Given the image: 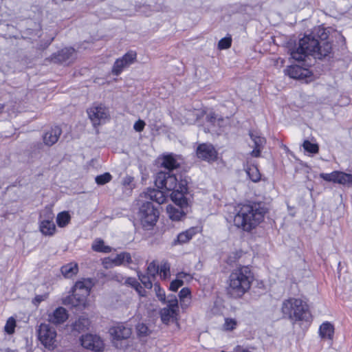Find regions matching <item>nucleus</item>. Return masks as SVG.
<instances>
[{"mask_svg": "<svg viewBox=\"0 0 352 352\" xmlns=\"http://www.w3.org/2000/svg\"><path fill=\"white\" fill-rule=\"evenodd\" d=\"M236 325V322L233 319H226L225 324H224V329L226 330H232L235 328Z\"/></svg>", "mask_w": 352, "mask_h": 352, "instance_id": "obj_47", "label": "nucleus"}, {"mask_svg": "<svg viewBox=\"0 0 352 352\" xmlns=\"http://www.w3.org/2000/svg\"><path fill=\"white\" fill-rule=\"evenodd\" d=\"M89 324L90 322L87 318L80 317L72 324V328L73 331L80 333L87 330Z\"/></svg>", "mask_w": 352, "mask_h": 352, "instance_id": "obj_26", "label": "nucleus"}, {"mask_svg": "<svg viewBox=\"0 0 352 352\" xmlns=\"http://www.w3.org/2000/svg\"><path fill=\"white\" fill-rule=\"evenodd\" d=\"M111 179V175L108 173H104L96 177V182L99 185H103L109 182Z\"/></svg>", "mask_w": 352, "mask_h": 352, "instance_id": "obj_46", "label": "nucleus"}, {"mask_svg": "<svg viewBox=\"0 0 352 352\" xmlns=\"http://www.w3.org/2000/svg\"><path fill=\"white\" fill-rule=\"evenodd\" d=\"M162 166L165 168L171 170L178 168L179 164L172 155H168L164 157Z\"/></svg>", "mask_w": 352, "mask_h": 352, "instance_id": "obj_31", "label": "nucleus"}, {"mask_svg": "<svg viewBox=\"0 0 352 352\" xmlns=\"http://www.w3.org/2000/svg\"><path fill=\"white\" fill-rule=\"evenodd\" d=\"M302 65H294L288 67L285 69V74L290 78L294 79H305L310 76L311 72L306 68L307 65H304V62H302Z\"/></svg>", "mask_w": 352, "mask_h": 352, "instance_id": "obj_16", "label": "nucleus"}, {"mask_svg": "<svg viewBox=\"0 0 352 352\" xmlns=\"http://www.w3.org/2000/svg\"><path fill=\"white\" fill-rule=\"evenodd\" d=\"M92 249L96 252L109 253L111 251V248L105 245L104 241L102 239H96L92 244Z\"/></svg>", "mask_w": 352, "mask_h": 352, "instance_id": "obj_33", "label": "nucleus"}, {"mask_svg": "<svg viewBox=\"0 0 352 352\" xmlns=\"http://www.w3.org/2000/svg\"><path fill=\"white\" fill-rule=\"evenodd\" d=\"M146 197L150 198L151 200L156 201L158 204H162L165 197L163 195V192L160 190H156L155 189L149 190L146 194Z\"/></svg>", "mask_w": 352, "mask_h": 352, "instance_id": "obj_32", "label": "nucleus"}, {"mask_svg": "<svg viewBox=\"0 0 352 352\" xmlns=\"http://www.w3.org/2000/svg\"><path fill=\"white\" fill-rule=\"evenodd\" d=\"M179 298H190V292L187 287L182 289L179 294Z\"/></svg>", "mask_w": 352, "mask_h": 352, "instance_id": "obj_49", "label": "nucleus"}, {"mask_svg": "<svg viewBox=\"0 0 352 352\" xmlns=\"http://www.w3.org/2000/svg\"><path fill=\"white\" fill-rule=\"evenodd\" d=\"M159 272L162 278H168L170 276V265L167 262L162 263Z\"/></svg>", "mask_w": 352, "mask_h": 352, "instance_id": "obj_41", "label": "nucleus"}, {"mask_svg": "<svg viewBox=\"0 0 352 352\" xmlns=\"http://www.w3.org/2000/svg\"><path fill=\"white\" fill-rule=\"evenodd\" d=\"M154 291L155 293L156 296L157 297L158 300L161 301L163 303L167 302V299L166 298V294L164 290L161 288L159 284L155 283L154 284Z\"/></svg>", "mask_w": 352, "mask_h": 352, "instance_id": "obj_38", "label": "nucleus"}, {"mask_svg": "<svg viewBox=\"0 0 352 352\" xmlns=\"http://www.w3.org/2000/svg\"><path fill=\"white\" fill-rule=\"evenodd\" d=\"M282 312L285 317L292 320H308L310 314L307 305L302 300L289 298L282 305Z\"/></svg>", "mask_w": 352, "mask_h": 352, "instance_id": "obj_4", "label": "nucleus"}, {"mask_svg": "<svg viewBox=\"0 0 352 352\" xmlns=\"http://www.w3.org/2000/svg\"><path fill=\"white\" fill-rule=\"evenodd\" d=\"M179 179L169 172H160L156 177L155 184L158 188L166 189L168 191H173L170 195L172 201L175 204L181 206L187 204V199L185 194L188 191L187 181L182 179V176L179 175Z\"/></svg>", "mask_w": 352, "mask_h": 352, "instance_id": "obj_2", "label": "nucleus"}, {"mask_svg": "<svg viewBox=\"0 0 352 352\" xmlns=\"http://www.w3.org/2000/svg\"><path fill=\"white\" fill-rule=\"evenodd\" d=\"M70 219L71 217L67 212H61L57 215L56 222L59 227L63 228L69 223Z\"/></svg>", "mask_w": 352, "mask_h": 352, "instance_id": "obj_35", "label": "nucleus"}, {"mask_svg": "<svg viewBox=\"0 0 352 352\" xmlns=\"http://www.w3.org/2000/svg\"><path fill=\"white\" fill-rule=\"evenodd\" d=\"M109 333L113 346L122 349L127 346L128 340L132 334V329L127 324L118 323L110 328Z\"/></svg>", "mask_w": 352, "mask_h": 352, "instance_id": "obj_6", "label": "nucleus"}, {"mask_svg": "<svg viewBox=\"0 0 352 352\" xmlns=\"http://www.w3.org/2000/svg\"><path fill=\"white\" fill-rule=\"evenodd\" d=\"M232 44V37L230 35H228L223 38H221L217 45V48L219 50H227L230 47Z\"/></svg>", "mask_w": 352, "mask_h": 352, "instance_id": "obj_37", "label": "nucleus"}, {"mask_svg": "<svg viewBox=\"0 0 352 352\" xmlns=\"http://www.w3.org/2000/svg\"><path fill=\"white\" fill-rule=\"evenodd\" d=\"M320 177L327 182H333L343 185L352 184V175L344 172L333 171L331 173H320Z\"/></svg>", "mask_w": 352, "mask_h": 352, "instance_id": "obj_14", "label": "nucleus"}, {"mask_svg": "<svg viewBox=\"0 0 352 352\" xmlns=\"http://www.w3.org/2000/svg\"><path fill=\"white\" fill-rule=\"evenodd\" d=\"M196 231L194 228H190L177 235V239L174 241V244L185 243L189 241L195 234Z\"/></svg>", "mask_w": 352, "mask_h": 352, "instance_id": "obj_27", "label": "nucleus"}, {"mask_svg": "<svg viewBox=\"0 0 352 352\" xmlns=\"http://www.w3.org/2000/svg\"><path fill=\"white\" fill-rule=\"evenodd\" d=\"M137 54L134 51L126 53L122 57L118 58L112 67L111 72L115 76L121 74L124 69L133 64L136 60Z\"/></svg>", "mask_w": 352, "mask_h": 352, "instance_id": "obj_11", "label": "nucleus"}, {"mask_svg": "<svg viewBox=\"0 0 352 352\" xmlns=\"http://www.w3.org/2000/svg\"><path fill=\"white\" fill-rule=\"evenodd\" d=\"M16 321L13 318H10L4 327L5 331L8 334H12L14 331Z\"/></svg>", "mask_w": 352, "mask_h": 352, "instance_id": "obj_44", "label": "nucleus"}, {"mask_svg": "<svg viewBox=\"0 0 352 352\" xmlns=\"http://www.w3.org/2000/svg\"><path fill=\"white\" fill-rule=\"evenodd\" d=\"M135 290L138 292L140 296L145 297L147 296L146 291L144 289V287L139 283L135 288Z\"/></svg>", "mask_w": 352, "mask_h": 352, "instance_id": "obj_50", "label": "nucleus"}, {"mask_svg": "<svg viewBox=\"0 0 352 352\" xmlns=\"http://www.w3.org/2000/svg\"><path fill=\"white\" fill-rule=\"evenodd\" d=\"M144 126H145L144 121H143L142 120H138L137 122H135V124L133 125V129L138 132H141L144 130Z\"/></svg>", "mask_w": 352, "mask_h": 352, "instance_id": "obj_48", "label": "nucleus"}, {"mask_svg": "<svg viewBox=\"0 0 352 352\" xmlns=\"http://www.w3.org/2000/svg\"><path fill=\"white\" fill-rule=\"evenodd\" d=\"M242 270L239 268L230 276L229 294L234 298L241 296L242 292Z\"/></svg>", "mask_w": 352, "mask_h": 352, "instance_id": "obj_13", "label": "nucleus"}, {"mask_svg": "<svg viewBox=\"0 0 352 352\" xmlns=\"http://www.w3.org/2000/svg\"><path fill=\"white\" fill-rule=\"evenodd\" d=\"M159 212L153 203L146 201L144 203L139 211V217L142 226L146 229L153 227L157 221Z\"/></svg>", "mask_w": 352, "mask_h": 352, "instance_id": "obj_8", "label": "nucleus"}, {"mask_svg": "<svg viewBox=\"0 0 352 352\" xmlns=\"http://www.w3.org/2000/svg\"><path fill=\"white\" fill-rule=\"evenodd\" d=\"M247 175H248L250 180L253 182H258L261 179V173L258 169V168L252 165L248 167L246 170Z\"/></svg>", "mask_w": 352, "mask_h": 352, "instance_id": "obj_34", "label": "nucleus"}, {"mask_svg": "<svg viewBox=\"0 0 352 352\" xmlns=\"http://www.w3.org/2000/svg\"><path fill=\"white\" fill-rule=\"evenodd\" d=\"M138 276L139 280L141 281V283L144 286V287H146L147 289L152 288L153 284H152L151 280H150L149 276H148L145 274H143L142 273H138Z\"/></svg>", "mask_w": 352, "mask_h": 352, "instance_id": "obj_43", "label": "nucleus"}, {"mask_svg": "<svg viewBox=\"0 0 352 352\" xmlns=\"http://www.w3.org/2000/svg\"><path fill=\"white\" fill-rule=\"evenodd\" d=\"M78 267L76 263H68L61 267V272L66 278H72L78 273Z\"/></svg>", "mask_w": 352, "mask_h": 352, "instance_id": "obj_28", "label": "nucleus"}, {"mask_svg": "<svg viewBox=\"0 0 352 352\" xmlns=\"http://www.w3.org/2000/svg\"><path fill=\"white\" fill-rule=\"evenodd\" d=\"M267 209L262 203L243 204V231H250L263 221Z\"/></svg>", "mask_w": 352, "mask_h": 352, "instance_id": "obj_3", "label": "nucleus"}, {"mask_svg": "<svg viewBox=\"0 0 352 352\" xmlns=\"http://www.w3.org/2000/svg\"><path fill=\"white\" fill-rule=\"evenodd\" d=\"M132 263V258L130 253L121 252L117 254L114 258H108L104 260L105 267H112L113 265L119 266Z\"/></svg>", "mask_w": 352, "mask_h": 352, "instance_id": "obj_19", "label": "nucleus"}, {"mask_svg": "<svg viewBox=\"0 0 352 352\" xmlns=\"http://www.w3.org/2000/svg\"><path fill=\"white\" fill-rule=\"evenodd\" d=\"M80 341L82 347L91 351L98 352L104 349L103 341L96 335L86 334L82 336Z\"/></svg>", "mask_w": 352, "mask_h": 352, "instance_id": "obj_12", "label": "nucleus"}, {"mask_svg": "<svg viewBox=\"0 0 352 352\" xmlns=\"http://www.w3.org/2000/svg\"><path fill=\"white\" fill-rule=\"evenodd\" d=\"M62 130L59 126H54L47 131L43 135V140L45 145L51 146L57 142Z\"/></svg>", "mask_w": 352, "mask_h": 352, "instance_id": "obj_22", "label": "nucleus"}, {"mask_svg": "<svg viewBox=\"0 0 352 352\" xmlns=\"http://www.w3.org/2000/svg\"><path fill=\"white\" fill-rule=\"evenodd\" d=\"M243 352H250L248 350H244L243 349Z\"/></svg>", "mask_w": 352, "mask_h": 352, "instance_id": "obj_56", "label": "nucleus"}, {"mask_svg": "<svg viewBox=\"0 0 352 352\" xmlns=\"http://www.w3.org/2000/svg\"><path fill=\"white\" fill-rule=\"evenodd\" d=\"M319 331L322 338L331 340L334 333V327L331 323L324 322L320 326Z\"/></svg>", "mask_w": 352, "mask_h": 352, "instance_id": "obj_30", "label": "nucleus"}, {"mask_svg": "<svg viewBox=\"0 0 352 352\" xmlns=\"http://www.w3.org/2000/svg\"><path fill=\"white\" fill-rule=\"evenodd\" d=\"M304 149L313 154L318 153L319 151V146L317 144H313L309 140H305L302 144Z\"/></svg>", "mask_w": 352, "mask_h": 352, "instance_id": "obj_40", "label": "nucleus"}, {"mask_svg": "<svg viewBox=\"0 0 352 352\" xmlns=\"http://www.w3.org/2000/svg\"><path fill=\"white\" fill-rule=\"evenodd\" d=\"M180 306L182 309H186L190 303V298H179Z\"/></svg>", "mask_w": 352, "mask_h": 352, "instance_id": "obj_53", "label": "nucleus"}, {"mask_svg": "<svg viewBox=\"0 0 352 352\" xmlns=\"http://www.w3.org/2000/svg\"><path fill=\"white\" fill-rule=\"evenodd\" d=\"M227 220L229 222L233 221L234 226L239 229L242 226V215L241 214V210H238L236 213L234 215H230Z\"/></svg>", "mask_w": 352, "mask_h": 352, "instance_id": "obj_36", "label": "nucleus"}, {"mask_svg": "<svg viewBox=\"0 0 352 352\" xmlns=\"http://www.w3.org/2000/svg\"><path fill=\"white\" fill-rule=\"evenodd\" d=\"M147 273L153 277L159 273V266L155 261H153L148 264L147 267Z\"/></svg>", "mask_w": 352, "mask_h": 352, "instance_id": "obj_45", "label": "nucleus"}, {"mask_svg": "<svg viewBox=\"0 0 352 352\" xmlns=\"http://www.w3.org/2000/svg\"><path fill=\"white\" fill-rule=\"evenodd\" d=\"M249 135L253 142L254 149L250 153V155L253 157H258L261 155V150L264 147L266 140L265 138L261 137L257 131H250Z\"/></svg>", "mask_w": 352, "mask_h": 352, "instance_id": "obj_18", "label": "nucleus"}, {"mask_svg": "<svg viewBox=\"0 0 352 352\" xmlns=\"http://www.w3.org/2000/svg\"><path fill=\"white\" fill-rule=\"evenodd\" d=\"M136 331L138 336L140 338L146 337L151 333L148 327L144 323H138L136 326Z\"/></svg>", "mask_w": 352, "mask_h": 352, "instance_id": "obj_39", "label": "nucleus"}, {"mask_svg": "<svg viewBox=\"0 0 352 352\" xmlns=\"http://www.w3.org/2000/svg\"><path fill=\"white\" fill-rule=\"evenodd\" d=\"M75 59V50L74 48H64L54 55L53 60L55 63H70Z\"/></svg>", "mask_w": 352, "mask_h": 352, "instance_id": "obj_21", "label": "nucleus"}, {"mask_svg": "<svg viewBox=\"0 0 352 352\" xmlns=\"http://www.w3.org/2000/svg\"><path fill=\"white\" fill-rule=\"evenodd\" d=\"M197 155L203 160L213 162L217 158V152L212 144H201L197 148Z\"/></svg>", "mask_w": 352, "mask_h": 352, "instance_id": "obj_15", "label": "nucleus"}, {"mask_svg": "<svg viewBox=\"0 0 352 352\" xmlns=\"http://www.w3.org/2000/svg\"><path fill=\"white\" fill-rule=\"evenodd\" d=\"M166 304V307L160 310V316L162 322L165 324H168L177 320L179 305L177 297L175 295L168 296Z\"/></svg>", "mask_w": 352, "mask_h": 352, "instance_id": "obj_7", "label": "nucleus"}, {"mask_svg": "<svg viewBox=\"0 0 352 352\" xmlns=\"http://www.w3.org/2000/svg\"><path fill=\"white\" fill-rule=\"evenodd\" d=\"M329 34L324 28L318 26L311 34L305 35L298 41V47L290 50L291 58L304 65L310 66V56L322 59L327 56L332 50V45L328 41Z\"/></svg>", "mask_w": 352, "mask_h": 352, "instance_id": "obj_1", "label": "nucleus"}, {"mask_svg": "<svg viewBox=\"0 0 352 352\" xmlns=\"http://www.w3.org/2000/svg\"><path fill=\"white\" fill-rule=\"evenodd\" d=\"M68 319L67 310L62 307H59L47 314V320L49 322L58 325L63 324Z\"/></svg>", "mask_w": 352, "mask_h": 352, "instance_id": "obj_20", "label": "nucleus"}, {"mask_svg": "<svg viewBox=\"0 0 352 352\" xmlns=\"http://www.w3.org/2000/svg\"><path fill=\"white\" fill-rule=\"evenodd\" d=\"M39 230L45 236H52L56 232V226L53 221L54 214L50 209H45L41 214Z\"/></svg>", "mask_w": 352, "mask_h": 352, "instance_id": "obj_9", "label": "nucleus"}, {"mask_svg": "<svg viewBox=\"0 0 352 352\" xmlns=\"http://www.w3.org/2000/svg\"><path fill=\"white\" fill-rule=\"evenodd\" d=\"M184 276H185L184 273H179L178 274L179 278L174 280L171 282L170 285V289L173 292H176L179 287L182 286L184 284V282H183V280H180L179 278H183Z\"/></svg>", "mask_w": 352, "mask_h": 352, "instance_id": "obj_42", "label": "nucleus"}, {"mask_svg": "<svg viewBox=\"0 0 352 352\" xmlns=\"http://www.w3.org/2000/svg\"><path fill=\"white\" fill-rule=\"evenodd\" d=\"M4 108H5V104H0V114L3 111Z\"/></svg>", "mask_w": 352, "mask_h": 352, "instance_id": "obj_55", "label": "nucleus"}, {"mask_svg": "<svg viewBox=\"0 0 352 352\" xmlns=\"http://www.w3.org/2000/svg\"><path fill=\"white\" fill-rule=\"evenodd\" d=\"M176 205L177 207L170 204L166 206V212L168 214L169 218L173 221H179L184 217L185 212L184 211V209L188 206V204L184 206H181L179 204Z\"/></svg>", "mask_w": 352, "mask_h": 352, "instance_id": "obj_24", "label": "nucleus"}, {"mask_svg": "<svg viewBox=\"0 0 352 352\" xmlns=\"http://www.w3.org/2000/svg\"><path fill=\"white\" fill-rule=\"evenodd\" d=\"M125 283L126 285H131L133 288H135L139 284L138 281L135 278L131 277L126 278L125 280Z\"/></svg>", "mask_w": 352, "mask_h": 352, "instance_id": "obj_51", "label": "nucleus"}, {"mask_svg": "<svg viewBox=\"0 0 352 352\" xmlns=\"http://www.w3.org/2000/svg\"><path fill=\"white\" fill-rule=\"evenodd\" d=\"M113 278L119 282H122L124 280V278L120 275H115Z\"/></svg>", "mask_w": 352, "mask_h": 352, "instance_id": "obj_54", "label": "nucleus"}, {"mask_svg": "<svg viewBox=\"0 0 352 352\" xmlns=\"http://www.w3.org/2000/svg\"><path fill=\"white\" fill-rule=\"evenodd\" d=\"M87 298V297L82 298L81 295H76V292H73L72 295L69 296L67 300H68V303L71 304L73 307H85Z\"/></svg>", "mask_w": 352, "mask_h": 352, "instance_id": "obj_29", "label": "nucleus"}, {"mask_svg": "<svg viewBox=\"0 0 352 352\" xmlns=\"http://www.w3.org/2000/svg\"><path fill=\"white\" fill-rule=\"evenodd\" d=\"M251 286L262 289L264 284L262 281L256 279L253 273L248 267L243 266V294H245Z\"/></svg>", "mask_w": 352, "mask_h": 352, "instance_id": "obj_17", "label": "nucleus"}, {"mask_svg": "<svg viewBox=\"0 0 352 352\" xmlns=\"http://www.w3.org/2000/svg\"><path fill=\"white\" fill-rule=\"evenodd\" d=\"M36 333L41 344L47 350H54L58 344L57 332L50 324L41 323L36 327Z\"/></svg>", "mask_w": 352, "mask_h": 352, "instance_id": "obj_5", "label": "nucleus"}, {"mask_svg": "<svg viewBox=\"0 0 352 352\" xmlns=\"http://www.w3.org/2000/svg\"><path fill=\"white\" fill-rule=\"evenodd\" d=\"M87 113L89 118L95 126L104 122L109 118L108 109L102 104L91 107Z\"/></svg>", "mask_w": 352, "mask_h": 352, "instance_id": "obj_10", "label": "nucleus"}, {"mask_svg": "<svg viewBox=\"0 0 352 352\" xmlns=\"http://www.w3.org/2000/svg\"><path fill=\"white\" fill-rule=\"evenodd\" d=\"M206 118L214 127H219L221 131H223L230 124L228 117L223 118L219 116L214 112H210L207 115Z\"/></svg>", "mask_w": 352, "mask_h": 352, "instance_id": "obj_23", "label": "nucleus"}, {"mask_svg": "<svg viewBox=\"0 0 352 352\" xmlns=\"http://www.w3.org/2000/svg\"><path fill=\"white\" fill-rule=\"evenodd\" d=\"M46 298H47L46 294L38 295L34 298L33 303L36 305H38L41 302L45 300Z\"/></svg>", "mask_w": 352, "mask_h": 352, "instance_id": "obj_52", "label": "nucleus"}, {"mask_svg": "<svg viewBox=\"0 0 352 352\" xmlns=\"http://www.w3.org/2000/svg\"><path fill=\"white\" fill-rule=\"evenodd\" d=\"M91 287V283L89 280H83L76 283L73 292L76 295H81L82 298L87 297L89 295Z\"/></svg>", "mask_w": 352, "mask_h": 352, "instance_id": "obj_25", "label": "nucleus"}]
</instances>
